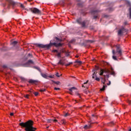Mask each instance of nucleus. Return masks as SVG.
<instances>
[{"label": "nucleus", "instance_id": "49", "mask_svg": "<svg viewBox=\"0 0 131 131\" xmlns=\"http://www.w3.org/2000/svg\"><path fill=\"white\" fill-rule=\"evenodd\" d=\"M88 82H89V80H87L86 82H84L83 83V84H86V83H88Z\"/></svg>", "mask_w": 131, "mask_h": 131}, {"label": "nucleus", "instance_id": "4", "mask_svg": "<svg viewBox=\"0 0 131 131\" xmlns=\"http://www.w3.org/2000/svg\"><path fill=\"white\" fill-rule=\"evenodd\" d=\"M29 10L30 12L33 13V14H35V15H40L41 14V11L35 7L31 8L29 9Z\"/></svg>", "mask_w": 131, "mask_h": 131}, {"label": "nucleus", "instance_id": "25", "mask_svg": "<svg viewBox=\"0 0 131 131\" xmlns=\"http://www.w3.org/2000/svg\"><path fill=\"white\" fill-rule=\"evenodd\" d=\"M104 74V70H100V73L99 74V75L102 76Z\"/></svg>", "mask_w": 131, "mask_h": 131}, {"label": "nucleus", "instance_id": "30", "mask_svg": "<svg viewBox=\"0 0 131 131\" xmlns=\"http://www.w3.org/2000/svg\"><path fill=\"white\" fill-rule=\"evenodd\" d=\"M108 125L110 126H112V125H114V122H112L111 123H108Z\"/></svg>", "mask_w": 131, "mask_h": 131}, {"label": "nucleus", "instance_id": "58", "mask_svg": "<svg viewBox=\"0 0 131 131\" xmlns=\"http://www.w3.org/2000/svg\"><path fill=\"white\" fill-rule=\"evenodd\" d=\"M76 58H78V56H76Z\"/></svg>", "mask_w": 131, "mask_h": 131}, {"label": "nucleus", "instance_id": "61", "mask_svg": "<svg viewBox=\"0 0 131 131\" xmlns=\"http://www.w3.org/2000/svg\"><path fill=\"white\" fill-rule=\"evenodd\" d=\"M129 86H131V84H130Z\"/></svg>", "mask_w": 131, "mask_h": 131}, {"label": "nucleus", "instance_id": "41", "mask_svg": "<svg viewBox=\"0 0 131 131\" xmlns=\"http://www.w3.org/2000/svg\"><path fill=\"white\" fill-rule=\"evenodd\" d=\"M69 114L67 113V114H66L64 115V117H67V116H69Z\"/></svg>", "mask_w": 131, "mask_h": 131}, {"label": "nucleus", "instance_id": "9", "mask_svg": "<svg viewBox=\"0 0 131 131\" xmlns=\"http://www.w3.org/2000/svg\"><path fill=\"white\" fill-rule=\"evenodd\" d=\"M111 70V71L109 70L107 71L108 73H111V75H113L114 77L116 76V73L114 71V69L112 67Z\"/></svg>", "mask_w": 131, "mask_h": 131}, {"label": "nucleus", "instance_id": "52", "mask_svg": "<svg viewBox=\"0 0 131 131\" xmlns=\"http://www.w3.org/2000/svg\"><path fill=\"white\" fill-rule=\"evenodd\" d=\"M3 7L5 8L6 7V4H4Z\"/></svg>", "mask_w": 131, "mask_h": 131}, {"label": "nucleus", "instance_id": "16", "mask_svg": "<svg viewBox=\"0 0 131 131\" xmlns=\"http://www.w3.org/2000/svg\"><path fill=\"white\" fill-rule=\"evenodd\" d=\"M26 64L27 65H30V64H33V61L32 60H29Z\"/></svg>", "mask_w": 131, "mask_h": 131}, {"label": "nucleus", "instance_id": "28", "mask_svg": "<svg viewBox=\"0 0 131 131\" xmlns=\"http://www.w3.org/2000/svg\"><path fill=\"white\" fill-rule=\"evenodd\" d=\"M75 63H77V64H82V61L76 60V61H75Z\"/></svg>", "mask_w": 131, "mask_h": 131}, {"label": "nucleus", "instance_id": "46", "mask_svg": "<svg viewBox=\"0 0 131 131\" xmlns=\"http://www.w3.org/2000/svg\"><path fill=\"white\" fill-rule=\"evenodd\" d=\"M53 121H54V122H58V120L56 119L53 120Z\"/></svg>", "mask_w": 131, "mask_h": 131}, {"label": "nucleus", "instance_id": "43", "mask_svg": "<svg viewBox=\"0 0 131 131\" xmlns=\"http://www.w3.org/2000/svg\"><path fill=\"white\" fill-rule=\"evenodd\" d=\"M28 56V57H32V54L29 53Z\"/></svg>", "mask_w": 131, "mask_h": 131}, {"label": "nucleus", "instance_id": "54", "mask_svg": "<svg viewBox=\"0 0 131 131\" xmlns=\"http://www.w3.org/2000/svg\"><path fill=\"white\" fill-rule=\"evenodd\" d=\"M92 116H93V117H95V115H92Z\"/></svg>", "mask_w": 131, "mask_h": 131}, {"label": "nucleus", "instance_id": "10", "mask_svg": "<svg viewBox=\"0 0 131 131\" xmlns=\"http://www.w3.org/2000/svg\"><path fill=\"white\" fill-rule=\"evenodd\" d=\"M127 5L129 6V18L131 19V3L129 2H127Z\"/></svg>", "mask_w": 131, "mask_h": 131}, {"label": "nucleus", "instance_id": "18", "mask_svg": "<svg viewBox=\"0 0 131 131\" xmlns=\"http://www.w3.org/2000/svg\"><path fill=\"white\" fill-rule=\"evenodd\" d=\"M51 81H52V82H54V83H55V84H57V85H59L60 84H61V82H60V81H55L54 80H51Z\"/></svg>", "mask_w": 131, "mask_h": 131}, {"label": "nucleus", "instance_id": "26", "mask_svg": "<svg viewBox=\"0 0 131 131\" xmlns=\"http://www.w3.org/2000/svg\"><path fill=\"white\" fill-rule=\"evenodd\" d=\"M60 53H61V54H62V53H66V51H65V50L64 49H62L60 51Z\"/></svg>", "mask_w": 131, "mask_h": 131}, {"label": "nucleus", "instance_id": "39", "mask_svg": "<svg viewBox=\"0 0 131 131\" xmlns=\"http://www.w3.org/2000/svg\"><path fill=\"white\" fill-rule=\"evenodd\" d=\"M95 80H97V81H100V78L96 77Z\"/></svg>", "mask_w": 131, "mask_h": 131}, {"label": "nucleus", "instance_id": "29", "mask_svg": "<svg viewBox=\"0 0 131 131\" xmlns=\"http://www.w3.org/2000/svg\"><path fill=\"white\" fill-rule=\"evenodd\" d=\"M75 95H76V96H78L79 98H81V96H80V94H79L78 92H76Z\"/></svg>", "mask_w": 131, "mask_h": 131}, {"label": "nucleus", "instance_id": "27", "mask_svg": "<svg viewBox=\"0 0 131 131\" xmlns=\"http://www.w3.org/2000/svg\"><path fill=\"white\" fill-rule=\"evenodd\" d=\"M61 122L62 124H66V122L65 121V120H64V119L61 120Z\"/></svg>", "mask_w": 131, "mask_h": 131}, {"label": "nucleus", "instance_id": "38", "mask_svg": "<svg viewBox=\"0 0 131 131\" xmlns=\"http://www.w3.org/2000/svg\"><path fill=\"white\" fill-rule=\"evenodd\" d=\"M48 77H49V78H54V75H51Z\"/></svg>", "mask_w": 131, "mask_h": 131}, {"label": "nucleus", "instance_id": "48", "mask_svg": "<svg viewBox=\"0 0 131 131\" xmlns=\"http://www.w3.org/2000/svg\"><path fill=\"white\" fill-rule=\"evenodd\" d=\"M5 9H4V10H3L2 11V13H3V14H5V12H6V11H5Z\"/></svg>", "mask_w": 131, "mask_h": 131}, {"label": "nucleus", "instance_id": "42", "mask_svg": "<svg viewBox=\"0 0 131 131\" xmlns=\"http://www.w3.org/2000/svg\"><path fill=\"white\" fill-rule=\"evenodd\" d=\"M56 76L57 77H60V75H59V73H56Z\"/></svg>", "mask_w": 131, "mask_h": 131}, {"label": "nucleus", "instance_id": "62", "mask_svg": "<svg viewBox=\"0 0 131 131\" xmlns=\"http://www.w3.org/2000/svg\"><path fill=\"white\" fill-rule=\"evenodd\" d=\"M19 121H21V120H20Z\"/></svg>", "mask_w": 131, "mask_h": 131}, {"label": "nucleus", "instance_id": "60", "mask_svg": "<svg viewBox=\"0 0 131 131\" xmlns=\"http://www.w3.org/2000/svg\"><path fill=\"white\" fill-rule=\"evenodd\" d=\"M29 92H30L31 93H32V91H29Z\"/></svg>", "mask_w": 131, "mask_h": 131}, {"label": "nucleus", "instance_id": "55", "mask_svg": "<svg viewBox=\"0 0 131 131\" xmlns=\"http://www.w3.org/2000/svg\"><path fill=\"white\" fill-rule=\"evenodd\" d=\"M128 131H131V128L129 129Z\"/></svg>", "mask_w": 131, "mask_h": 131}, {"label": "nucleus", "instance_id": "24", "mask_svg": "<svg viewBox=\"0 0 131 131\" xmlns=\"http://www.w3.org/2000/svg\"><path fill=\"white\" fill-rule=\"evenodd\" d=\"M90 127H91V126H89L88 125H85L84 127L83 128H84L85 129H88V128H90Z\"/></svg>", "mask_w": 131, "mask_h": 131}, {"label": "nucleus", "instance_id": "35", "mask_svg": "<svg viewBox=\"0 0 131 131\" xmlns=\"http://www.w3.org/2000/svg\"><path fill=\"white\" fill-rule=\"evenodd\" d=\"M40 92H41V93H43V92H46V89H41L40 90Z\"/></svg>", "mask_w": 131, "mask_h": 131}, {"label": "nucleus", "instance_id": "32", "mask_svg": "<svg viewBox=\"0 0 131 131\" xmlns=\"http://www.w3.org/2000/svg\"><path fill=\"white\" fill-rule=\"evenodd\" d=\"M87 42H90V43H93V42H94V41L91 40H88Z\"/></svg>", "mask_w": 131, "mask_h": 131}, {"label": "nucleus", "instance_id": "40", "mask_svg": "<svg viewBox=\"0 0 131 131\" xmlns=\"http://www.w3.org/2000/svg\"><path fill=\"white\" fill-rule=\"evenodd\" d=\"M54 90H55V91L60 90V88H54Z\"/></svg>", "mask_w": 131, "mask_h": 131}, {"label": "nucleus", "instance_id": "56", "mask_svg": "<svg viewBox=\"0 0 131 131\" xmlns=\"http://www.w3.org/2000/svg\"><path fill=\"white\" fill-rule=\"evenodd\" d=\"M124 24H125V25H126V23H125Z\"/></svg>", "mask_w": 131, "mask_h": 131}, {"label": "nucleus", "instance_id": "11", "mask_svg": "<svg viewBox=\"0 0 131 131\" xmlns=\"http://www.w3.org/2000/svg\"><path fill=\"white\" fill-rule=\"evenodd\" d=\"M112 53L113 54V59L114 60H115V61H117V57H116V56H115V50H113Z\"/></svg>", "mask_w": 131, "mask_h": 131}, {"label": "nucleus", "instance_id": "14", "mask_svg": "<svg viewBox=\"0 0 131 131\" xmlns=\"http://www.w3.org/2000/svg\"><path fill=\"white\" fill-rule=\"evenodd\" d=\"M76 21L77 23H78V24H79V25L81 24L82 22H81V17L77 18Z\"/></svg>", "mask_w": 131, "mask_h": 131}, {"label": "nucleus", "instance_id": "7", "mask_svg": "<svg viewBox=\"0 0 131 131\" xmlns=\"http://www.w3.org/2000/svg\"><path fill=\"white\" fill-rule=\"evenodd\" d=\"M126 31H127V30L125 29L124 27H122L118 31V35H122V34L125 32H126Z\"/></svg>", "mask_w": 131, "mask_h": 131}, {"label": "nucleus", "instance_id": "45", "mask_svg": "<svg viewBox=\"0 0 131 131\" xmlns=\"http://www.w3.org/2000/svg\"><path fill=\"white\" fill-rule=\"evenodd\" d=\"M3 68L6 69V68H7L8 67H7L6 65H4V66H3Z\"/></svg>", "mask_w": 131, "mask_h": 131}, {"label": "nucleus", "instance_id": "2", "mask_svg": "<svg viewBox=\"0 0 131 131\" xmlns=\"http://www.w3.org/2000/svg\"><path fill=\"white\" fill-rule=\"evenodd\" d=\"M33 121L29 120L26 122H21L19 124V125L21 127H25V130L26 131H35L36 128L33 127Z\"/></svg>", "mask_w": 131, "mask_h": 131}, {"label": "nucleus", "instance_id": "36", "mask_svg": "<svg viewBox=\"0 0 131 131\" xmlns=\"http://www.w3.org/2000/svg\"><path fill=\"white\" fill-rule=\"evenodd\" d=\"M59 51L57 50H54L52 51V53H58Z\"/></svg>", "mask_w": 131, "mask_h": 131}, {"label": "nucleus", "instance_id": "34", "mask_svg": "<svg viewBox=\"0 0 131 131\" xmlns=\"http://www.w3.org/2000/svg\"><path fill=\"white\" fill-rule=\"evenodd\" d=\"M107 86L103 85V88L101 89V91H105V88Z\"/></svg>", "mask_w": 131, "mask_h": 131}, {"label": "nucleus", "instance_id": "22", "mask_svg": "<svg viewBox=\"0 0 131 131\" xmlns=\"http://www.w3.org/2000/svg\"><path fill=\"white\" fill-rule=\"evenodd\" d=\"M57 58H61L62 56L61 55V52H58L57 54L56 55Z\"/></svg>", "mask_w": 131, "mask_h": 131}, {"label": "nucleus", "instance_id": "17", "mask_svg": "<svg viewBox=\"0 0 131 131\" xmlns=\"http://www.w3.org/2000/svg\"><path fill=\"white\" fill-rule=\"evenodd\" d=\"M103 76H104V78H102V79H103V80L104 81H106V79H105L106 77V78H109V77H110L109 75H104Z\"/></svg>", "mask_w": 131, "mask_h": 131}, {"label": "nucleus", "instance_id": "5", "mask_svg": "<svg viewBox=\"0 0 131 131\" xmlns=\"http://www.w3.org/2000/svg\"><path fill=\"white\" fill-rule=\"evenodd\" d=\"M116 50L115 51V55H117L118 57H121L122 56V50L119 46H116Z\"/></svg>", "mask_w": 131, "mask_h": 131}, {"label": "nucleus", "instance_id": "13", "mask_svg": "<svg viewBox=\"0 0 131 131\" xmlns=\"http://www.w3.org/2000/svg\"><path fill=\"white\" fill-rule=\"evenodd\" d=\"M73 90H76V88L75 87H72L70 89H69V91H70L69 94H70V95H72V91H73Z\"/></svg>", "mask_w": 131, "mask_h": 131}, {"label": "nucleus", "instance_id": "23", "mask_svg": "<svg viewBox=\"0 0 131 131\" xmlns=\"http://www.w3.org/2000/svg\"><path fill=\"white\" fill-rule=\"evenodd\" d=\"M22 81H26V78H24V77L20 76L19 77Z\"/></svg>", "mask_w": 131, "mask_h": 131}, {"label": "nucleus", "instance_id": "53", "mask_svg": "<svg viewBox=\"0 0 131 131\" xmlns=\"http://www.w3.org/2000/svg\"><path fill=\"white\" fill-rule=\"evenodd\" d=\"M83 88H86V86H84L83 85H82V86Z\"/></svg>", "mask_w": 131, "mask_h": 131}, {"label": "nucleus", "instance_id": "8", "mask_svg": "<svg viewBox=\"0 0 131 131\" xmlns=\"http://www.w3.org/2000/svg\"><path fill=\"white\" fill-rule=\"evenodd\" d=\"M98 70H99V68L97 67L96 69L93 70L92 72H93L92 78H95L97 77V73H98Z\"/></svg>", "mask_w": 131, "mask_h": 131}, {"label": "nucleus", "instance_id": "21", "mask_svg": "<svg viewBox=\"0 0 131 131\" xmlns=\"http://www.w3.org/2000/svg\"><path fill=\"white\" fill-rule=\"evenodd\" d=\"M80 25H81L82 27H85V21L82 22Z\"/></svg>", "mask_w": 131, "mask_h": 131}, {"label": "nucleus", "instance_id": "51", "mask_svg": "<svg viewBox=\"0 0 131 131\" xmlns=\"http://www.w3.org/2000/svg\"><path fill=\"white\" fill-rule=\"evenodd\" d=\"M128 102L129 103V105H131V101H128Z\"/></svg>", "mask_w": 131, "mask_h": 131}, {"label": "nucleus", "instance_id": "12", "mask_svg": "<svg viewBox=\"0 0 131 131\" xmlns=\"http://www.w3.org/2000/svg\"><path fill=\"white\" fill-rule=\"evenodd\" d=\"M29 83H37L38 81L36 80L30 79L29 81Z\"/></svg>", "mask_w": 131, "mask_h": 131}, {"label": "nucleus", "instance_id": "19", "mask_svg": "<svg viewBox=\"0 0 131 131\" xmlns=\"http://www.w3.org/2000/svg\"><path fill=\"white\" fill-rule=\"evenodd\" d=\"M41 76H42V77H43V78H46V79H48V76L46 74H41Z\"/></svg>", "mask_w": 131, "mask_h": 131}, {"label": "nucleus", "instance_id": "15", "mask_svg": "<svg viewBox=\"0 0 131 131\" xmlns=\"http://www.w3.org/2000/svg\"><path fill=\"white\" fill-rule=\"evenodd\" d=\"M11 45L13 46L14 47H16L17 45H18V41H13L12 42H11Z\"/></svg>", "mask_w": 131, "mask_h": 131}, {"label": "nucleus", "instance_id": "31", "mask_svg": "<svg viewBox=\"0 0 131 131\" xmlns=\"http://www.w3.org/2000/svg\"><path fill=\"white\" fill-rule=\"evenodd\" d=\"M71 64H73V62H69V63H67V64H66V66H69L71 65Z\"/></svg>", "mask_w": 131, "mask_h": 131}, {"label": "nucleus", "instance_id": "47", "mask_svg": "<svg viewBox=\"0 0 131 131\" xmlns=\"http://www.w3.org/2000/svg\"><path fill=\"white\" fill-rule=\"evenodd\" d=\"M111 84V81H109L108 83H107V85H110Z\"/></svg>", "mask_w": 131, "mask_h": 131}, {"label": "nucleus", "instance_id": "59", "mask_svg": "<svg viewBox=\"0 0 131 131\" xmlns=\"http://www.w3.org/2000/svg\"><path fill=\"white\" fill-rule=\"evenodd\" d=\"M104 17H107V15H105Z\"/></svg>", "mask_w": 131, "mask_h": 131}, {"label": "nucleus", "instance_id": "37", "mask_svg": "<svg viewBox=\"0 0 131 131\" xmlns=\"http://www.w3.org/2000/svg\"><path fill=\"white\" fill-rule=\"evenodd\" d=\"M34 95H35V96H38V92H33Z\"/></svg>", "mask_w": 131, "mask_h": 131}, {"label": "nucleus", "instance_id": "1", "mask_svg": "<svg viewBox=\"0 0 131 131\" xmlns=\"http://www.w3.org/2000/svg\"><path fill=\"white\" fill-rule=\"evenodd\" d=\"M54 42H52V40L50 41V43L47 45L39 44L36 43V46L37 48H39V49H46L47 50H50L53 46L55 47V48H59L60 47H62L63 46V43H61L63 41L62 39H60L57 37H55L53 39Z\"/></svg>", "mask_w": 131, "mask_h": 131}, {"label": "nucleus", "instance_id": "57", "mask_svg": "<svg viewBox=\"0 0 131 131\" xmlns=\"http://www.w3.org/2000/svg\"><path fill=\"white\" fill-rule=\"evenodd\" d=\"M38 70L40 71V70L39 69V68H38Z\"/></svg>", "mask_w": 131, "mask_h": 131}, {"label": "nucleus", "instance_id": "50", "mask_svg": "<svg viewBox=\"0 0 131 131\" xmlns=\"http://www.w3.org/2000/svg\"><path fill=\"white\" fill-rule=\"evenodd\" d=\"M13 115H14V113H10V116H13Z\"/></svg>", "mask_w": 131, "mask_h": 131}, {"label": "nucleus", "instance_id": "3", "mask_svg": "<svg viewBox=\"0 0 131 131\" xmlns=\"http://www.w3.org/2000/svg\"><path fill=\"white\" fill-rule=\"evenodd\" d=\"M6 1L8 3L7 8L8 10H10V9H11V6H12V9H15V7H16V6H18V5L19 4L20 5V8H21V9H25V6H24V5L22 4L19 3L18 2H15L13 0H6Z\"/></svg>", "mask_w": 131, "mask_h": 131}, {"label": "nucleus", "instance_id": "20", "mask_svg": "<svg viewBox=\"0 0 131 131\" xmlns=\"http://www.w3.org/2000/svg\"><path fill=\"white\" fill-rule=\"evenodd\" d=\"M57 65H64V62L62 61V60H60L57 63Z\"/></svg>", "mask_w": 131, "mask_h": 131}, {"label": "nucleus", "instance_id": "44", "mask_svg": "<svg viewBox=\"0 0 131 131\" xmlns=\"http://www.w3.org/2000/svg\"><path fill=\"white\" fill-rule=\"evenodd\" d=\"M52 121H53V119H49L48 120V122H51Z\"/></svg>", "mask_w": 131, "mask_h": 131}, {"label": "nucleus", "instance_id": "33", "mask_svg": "<svg viewBox=\"0 0 131 131\" xmlns=\"http://www.w3.org/2000/svg\"><path fill=\"white\" fill-rule=\"evenodd\" d=\"M25 98H26V99H29V95L27 94L25 95Z\"/></svg>", "mask_w": 131, "mask_h": 131}, {"label": "nucleus", "instance_id": "6", "mask_svg": "<svg viewBox=\"0 0 131 131\" xmlns=\"http://www.w3.org/2000/svg\"><path fill=\"white\" fill-rule=\"evenodd\" d=\"M98 12L99 10H92L91 11L92 14H93V15H95L93 16V19H94V20H96L97 18H99V14H98Z\"/></svg>", "mask_w": 131, "mask_h": 131}]
</instances>
